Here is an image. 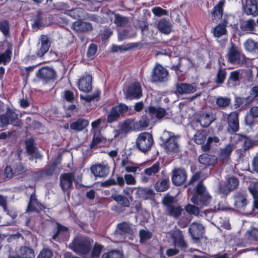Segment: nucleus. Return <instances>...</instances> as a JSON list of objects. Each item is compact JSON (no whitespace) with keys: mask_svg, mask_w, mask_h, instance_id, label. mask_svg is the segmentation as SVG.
Returning <instances> with one entry per match:
<instances>
[{"mask_svg":"<svg viewBox=\"0 0 258 258\" xmlns=\"http://www.w3.org/2000/svg\"><path fill=\"white\" fill-rule=\"evenodd\" d=\"M212 200V196L207 190L203 184L200 183L196 186V192L191 197L190 201L195 205L203 208L208 206Z\"/></svg>","mask_w":258,"mask_h":258,"instance_id":"nucleus-1","label":"nucleus"},{"mask_svg":"<svg viewBox=\"0 0 258 258\" xmlns=\"http://www.w3.org/2000/svg\"><path fill=\"white\" fill-rule=\"evenodd\" d=\"M227 59L230 64L239 67L244 66L247 59L240 48L232 43L227 49Z\"/></svg>","mask_w":258,"mask_h":258,"instance_id":"nucleus-2","label":"nucleus"},{"mask_svg":"<svg viewBox=\"0 0 258 258\" xmlns=\"http://www.w3.org/2000/svg\"><path fill=\"white\" fill-rule=\"evenodd\" d=\"M70 247L76 253L86 254L91 249L90 240L86 237L78 236L74 239Z\"/></svg>","mask_w":258,"mask_h":258,"instance_id":"nucleus-3","label":"nucleus"},{"mask_svg":"<svg viewBox=\"0 0 258 258\" xmlns=\"http://www.w3.org/2000/svg\"><path fill=\"white\" fill-rule=\"evenodd\" d=\"M154 143L153 137L148 132L140 133L136 140V146L140 151L146 153L150 150Z\"/></svg>","mask_w":258,"mask_h":258,"instance_id":"nucleus-4","label":"nucleus"},{"mask_svg":"<svg viewBox=\"0 0 258 258\" xmlns=\"http://www.w3.org/2000/svg\"><path fill=\"white\" fill-rule=\"evenodd\" d=\"M19 115L14 109L7 108L5 113L0 116V126L4 127L9 124L14 126L19 125Z\"/></svg>","mask_w":258,"mask_h":258,"instance_id":"nucleus-5","label":"nucleus"},{"mask_svg":"<svg viewBox=\"0 0 258 258\" xmlns=\"http://www.w3.org/2000/svg\"><path fill=\"white\" fill-rule=\"evenodd\" d=\"M160 169L159 162H156L151 167L145 169L141 173L140 181L143 183L153 182L155 176L159 172Z\"/></svg>","mask_w":258,"mask_h":258,"instance_id":"nucleus-6","label":"nucleus"},{"mask_svg":"<svg viewBox=\"0 0 258 258\" xmlns=\"http://www.w3.org/2000/svg\"><path fill=\"white\" fill-rule=\"evenodd\" d=\"M161 139L165 144V148L168 151L177 152L178 151V138L172 135V133L164 131L161 137Z\"/></svg>","mask_w":258,"mask_h":258,"instance_id":"nucleus-7","label":"nucleus"},{"mask_svg":"<svg viewBox=\"0 0 258 258\" xmlns=\"http://www.w3.org/2000/svg\"><path fill=\"white\" fill-rule=\"evenodd\" d=\"M169 78L167 69L161 64L156 63L153 70L151 79L153 82H165Z\"/></svg>","mask_w":258,"mask_h":258,"instance_id":"nucleus-8","label":"nucleus"},{"mask_svg":"<svg viewBox=\"0 0 258 258\" xmlns=\"http://www.w3.org/2000/svg\"><path fill=\"white\" fill-rule=\"evenodd\" d=\"M12 49V44L8 41L0 45V64H6L11 61Z\"/></svg>","mask_w":258,"mask_h":258,"instance_id":"nucleus-9","label":"nucleus"},{"mask_svg":"<svg viewBox=\"0 0 258 258\" xmlns=\"http://www.w3.org/2000/svg\"><path fill=\"white\" fill-rule=\"evenodd\" d=\"M90 169L95 177H106L110 171L108 164L104 162L92 165Z\"/></svg>","mask_w":258,"mask_h":258,"instance_id":"nucleus-10","label":"nucleus"},{"mask_svg":"<svg viewBox=\"0 0 258 258\" xmlns=\"http://www.w3.org/2000/svg\"><path fill=\"white\" fill-rule=\"evenodd\" d=\"M187 174L185 170L182 168H175L172 171L171 180L173 184L180 186L186 180Z\"/></svg>","mask_w":258,"mask_h":258,"instance_id":"nucleus-11","label":"nucleus"},{"mask_svg":"<svg viewBox=\"0 0 258 258\" xmlns=\"http://www.w3.org/2000/svg\"><path fill=\"white\" fill-rule=\"evenodd\" d=\"M37 75L44 83H47L55 79L56 72L52 68L43 67L38 71Z\"/></svg>","mask_w":258,"mask_h":258,"instance_id":"nucleus-12","label":"nucleus"},{"mask_svg":"<svg viewBox=\"0 0 258 258\" xmlns=\"http://www.w3.org/2000/svg\"><path fill=\"white\" fill-rule=\"evenodd\" d=\"M142 95L141 87L139 83H134L131 84L125 92V96L127 99H139Z\"/></svg>","mask_w":258,"mask_h":258,"instance_id":"nucleus-13","label":"nucleus"},{"mask_svg":"<svg viewBox=\"0 0 258 258\" xmlns=\"http://www.w3.org/2000/svg\"><path fill=\"white\" fill-rule=\"evenodd\" d=\"M197 89V85L196 83H180L176 85V92L181 95L189 94L195 92Z\"/></svg>","mask_w":258,"mask_h":258,"instance_id":"nucleus-14","label":"nucleus"},{"mask_svg":"<svg viewBox=\"0 0 258 258\" xmlns=\"http://www.w3.org/2000/svg\"><path fill=\"white\" fill-rule=\"evenodd\" d=\"M149 112L152 115H155L156 117L159 119L163 118H168L172 115L171 111L169 109L166 110L161 107L156 108L154 106H150L149 108Z\"/></svg>","mask_w":258,"mask_h":258,"instance_id":"nucleus-15","label":"nucleus"},{"mask_svg":"<svg viewBox=\"0 0 258 258\" xmlns=\"http://www.w3.org/2000/svg\"><path fill=\"white\" fill-rule=\"evenodd\" d=\"M188 231L192 239L198 240L204 232V227L199 223L192 222L188 228Z\"/></svg>","mask_w":258,"mask_h":258,"instance_id":"nucleus-16","label":"nucleus"},{"mask_svg":"<svg viewBox=\"0 0 258 258\" xmlns=\"http://www.w3.org/2000/svg\"><path fill=\"white\" fill-rule=\"evenodd\" d=\"M240 30L244 33H254L256 30V23L251 19L242 20L240 22Z\"/></svg>","mask_w":258,"mask_h":258,"instance_id":"nucleus-17","label":"nucleus"},{"mask_svg":"<svg viewBox=\"0 0 258 258\" xmlns=\"http://www.w3.org/2000/svg\"><path fill=\"white\" fill-rule=\"evenodd\" d=\"M69 237L68 228L60 224H57L56 231L53 234L52 239L54 240L60 241L68 239Z\"/></svg>","mask_w":258,"mask_h":258,"instance_id":"nucleus-18","label":"nucleus"},{"mask_svg":"<svg viewBox=\"0 0 258 258\" xmlns=\"http://www.w3.org/2000/svg\"><path fill=\"white\" fill-rule=\"evenodd\" d=\"M75 179L74 173H67L60 176V186L63 190L72 186L73 181Z\"/></svg>","mask_w":258,"mask_h":258,"instance_id":"nucleus-19","label":"nucleus"},{"mask_svg":"<svg viewBox=\"0 0 258 258\" xmlns=\"http://www.w3.org/2000/svg\"><path fill=\"white\" fill-rule=\"evenodd\" d=\"M78 88L81 91L88 92L92 89V77L90 75H86L81 78L78 83Z\"/></svg>","mask_w":258,"mask_h":258,"instance_id":"nucleus-20","label":"nucleus"},{"mask_svg":"<svg viewBox=\"0 0 258 258\" xmlns=\"http://www.w3.org/2000/svg\"><path fill=\"white\" fill-rule=\"evenodd\" d=\"M228 126L233 132H237L239 130L238 113L237 111L231 112L227 117Z\"/></svg>","mask_w":258,"mask_h":258,"instance_id":"nucleus-21","label":"nucleus"},{"mask_svg":"<svg viewBox=\"0 0 258 258\" xmlns=\"http://www.w3.org/2000/svg\"><path fill=\"white\" fill-rule=\"evenodd\" d=\"M40 42L38 44V50L37 51V54L38 56H42L46 52L48 51L50 43L48 38L47 36L42 35L40 39Z\"/></svg>","mask_w":258,"mask_h":258,"instance_id":"nucleus-22","label":"nucleus"},{"mask_svg":"<svg viewBox=\"0 0 258 258\" xmlns=\"http://www.w3.org/2000/svg\"><path fill=\"white\" fill-rule=\"evenodd\" d=\"M249 191L252 195L253 200V206L251 214L258 217V185L254 184L249 187Z\"/></svg>","mask_w":258,"mask_h":258,"instance_id":"nucleus-23","label":"nucleus"},{"mask_svg":"<svg viewBox=\"0 0 258 258\" xmlns=\"http://www.w3.org/2000/svg\"><path fill=\"white\" fill-rule=\"evenodd\" d=\"M244 12L247 15L256 16L258 15L257 0H246Z\"/></svg>","mask_w":258,"mask_h":258,"instance_id":"nucleus-24","label":"nucleus"},{"mask_svg":"<svg viewBox=\"0 0 258 258\" xmlns=\"http://www.w3.org/2000/svg\"><path fill=\"white\" fill-rule=\"evenodd\" d=\"M137 197L142 200L151 199L153 197L154 191L147 187H137L135 192Z\"/></svg>","mask_w":258,"mask_h":258,"instance_id":"nucleus-25","label":"nucleus"},{"mask_svg":"<svg viewBox=\"0 0 258 258\" xmlns=\"http://www.w3.org/2000/svg\"><path fill=\"white\" fill-rule=\"evenodd\" d=\"M118 185L123 186L125 184L134 185L137 184L136 177L131 174H125L123 176H117Z\"/></svg>","mask_w":258,"mask_h":258,"instance_id":"nucleus-26","label":"nucleus"},{"mask_svg":"<svg viewBox=\"0 0 258 258\" xmlns=\"http://www.w3.org/2000/svg\"><path fill=\"white\" fill-rule=\"evenodd\" d=\"M73 29L76 32H86L92 30V27L90 23L77 21L72 26Z\"/></svg>","mask_w":258,"mask_h":258,"instance_id":"nucleus-27","label":"nucleus"},{"mask_svg":"<svg viewBox=\"0 0 258 258\" xmlns=\"http://www.w3.org/2000/svg\"><path fill=\"white\" fill-rule=\"evenodd\" d=\"M201 164L206 166H214L217 161V158L214 156L209 155L207 154H203L199 158Z\"/></svg>","mask_w":258,"mask_h":258,"instance_id":"nucleus-28","label":"nucleus"},{"mask_svg":"<svg viewBox=\"0 0 258 258\" xmlns=\"http://www.w3.org/2000/svg\"><path fill=\"white\" fill-rule=\"evenodd\" d=\"M247 204V200L244 191L236 193L234 197V205L237 209H242Z\"/></svg>","mask_w":258,"mask_h":258,"instance_id":"nucleus-29","label":"nucleus"},{"mask_svg":"<svg viewBox=\"0 0 258 258\" xmlns=\"http://www.w3.org/2000/svg\"><path fill=\"white\" fill-rule=\"evenodd\" d=\"M133 122L131 120H127L122 123L119 128L114 131V137H118L120 134H125L128 133L132 128Z\"/></svg>","mask_w":258,"mask_h":258,"instance_id":"nucleus-30","label":"nucleus"},{"mask_svg":"<svg viewBox=\"0 0 258 258\" xmlns=\"http://www.w3.org/2000/svg\"><path fill=\"white\" fill-rule=\"evenodd\" d=\"M111 16L110 19L113 20L114 23L116 26L122 27L125 26L128 23V19L127 18L122 16L119 14H115L114 12H109Z\"/></svg>","mask_w":258,"mask_h":258,"instance_id":"nucleus-31","label":"nucleus"},{"mask_svg":"<svg viewBox=\"0 0 258 258\" xmlns=\"http://www.w3.org/2000/svg\"><path fill=\"white\" fill-rule=\"evenodd\" d=\"M213 119L210 114L208 113L201 114L200 117L197 120V123L200 124V126L203 127L208 126L212 122Z\"/></svg>","mask_w":258,"mask_h":258,"instance_id":"nucleus-32","label":"nucleus"},{"mask_svg":"<svg viewBox=\"0 0 258 258\" xmlns=\"http://www.w3.org/2000/svg\"><path fill=\"white\" fill-rule=\"evenodd\" d=\"M157 27L161 32L165 34H169L171 30L170 22L165 19H162L158 22Z\"/></svg>","mask_w":258,"mask_h":258,"instance_id":"nucleus-33","label":"nucleus"},{"mask_svg":"<svg viewBox=\"0 0 258 258\" xmlns=\"http://www.w3.org/2000/svg\"><path fill=\"white\" fill-rule=\"evenodd\" d=\"M223 2L220 1L218 4L214 7L213 11L211 13L213 21L217 22L222 18L223 15Z\"/></svg>","mask_w":258,"mask_h":258,"instance_id":"nucleus-34","label":"nucleus"},{"mask_svg":"<svg viewBox=\"0 0 258 258\" xmlns=\"http://www.w3.org/2000/svg\"><path fill=\"white\" fill-rule=\"evenodd\" d=\"M89 124V121L85 119H79L76 121L70 124V128L76 131H80L85 128Z\"/></svg>","mask_w":258,"mask_h":258,"instance_id":"nucleus-35","label":"nucleus"},{"mask_svg":"<svg viewBox=\"0 0 258 258\" xmlns=\"http://www.w3.org/2000/svg\"><path fill=\"white\" fill-rule=\"evenodd\" d=\"M166 211L168 215L174 218H178L181 215L183 210L180 206L174 205L169 207Z\"/></svg>","mask_w":258,"mask_h":258,"instance_id":"nucleus-36","label":"nucleus"},{"mask_svg":"<svg viewBox=\"0 0 258 258\" xmlns=\"http://www.w3.org/2000/svg\"><path fill=\"white\" fill-rule=\"evenodd\" d=\"M242 76L241 74V70H238L231 72L230 73L228 82L229 83L232 84L233 85L235 86L239 84V81L241 79Z\"/></svg>","mask_w":258,"mask_h":258,"instance_id":"nucleus-37","label":"nucleus"},{"mask_svg":"<svg viewBox=\"0 0 258 258\" xmlns=\"http://www.w3.org/2000/svg\"><path fill=\"white\" fill-rule=\"evenodd\" d=\"M239 184L238 180L235 177H231L228 180L227 187L225 189L223 190L220 187V190L222 192L227 194L230 190L235 189Z\"/></svg>","mask_w":258,"mask_h":258,"instance_id":"nucleus-38","label":"nucleus"},{"mask_svg":"<svg viewBox=\"0 0 258 258\" xmlns=\"http://www.w3.org/2000/svg\"><path fill=\"white\" fill-rule=\"evenodd\" d=\"M20 258H34L35 254L32 249L27 246L22 247L20 249Z\"/></svg>","mask_w":258,"mask_h":258,"instance_id":"nucleus-39","label":"nucleus"},{"mask_svg":"<svg viewBox=\"0 0 258 258\" xmlns=\"http://www.w3.org/2000/svg\"><path fill=\"white\" fill-rule=\"evenodd\" d=\"M169 186V180L164 178L158 181L155 184V189L158 191H164L167 190Z\"/></svg>","mask_w":258,"mask_h":258,"instance_id":"nucleus-40","label":"nucleus"},{"mask_svg":"<svg viewBox=\"0 0 258 258\" xmlns=\"http://www.w3.org/2000/svg\"><path fill=\"white\" fill-rule=\"evenodd\" d=\"M112 198L119 204L124 207H129L130 205V202L129 200L127 198L121 195H112Z\"/></svg>","mask_w":258,"mask_h":258,"instance_id":"nucleus-41","label":"nucleus"},{"mask_svg":"<svg viewBox=\"0 0 258 258\" xmlns=\"http://www.w3.org/2000/svg\"><path fill=\"white\" fill-rule=\"evenodd\" d=\"M244 47L249 52L255 51L258 48L257 42L251 39H248L244 42Z\"/></svg>","mask_w":258,"mask_h":258,"instance_id":"nucleus-42","label":"nucleus"},{"mask_svg":"<svg viewBox=\"0 0 258 258\" xmlns=\"http://www.w3.org/2000/svg\"><path fill=\"white\" fill-rule=\"evenodd\" d=\"M233 150V146L231 144L227 145L225 148L221 150L219 158L220 159L224 160L227 158L231 154Z\"/></svg>","mask_w":258,"mask_h":258,"instance_id":"nucleus-43","label":"nucleus"},{"mask_svg":"<svg viewBox=\"0 0 258 258\" xmlns=\"http://www.w3.org/2000/svg\"><path fill=\"white\" fill-rule=\"evenodd\" d=\"M227 32L226 26L223 24H219L213 29V33L215 37L219 38L225 35Z\"/></svg>","mask_w":258,"mask_h":258,"instance_id":"nucleus-44","label":"nucleus"},{"mask_svg":"<svg viewBox=\"0 0 258 258\" xmlns=\"http://www.w3.org/2000/svg\"><path fill=\"white\" fill-rule=\"evenodd\" d=\"M206 133L203 131H199L194 136V142L197 144H202L206 140Z\"/></svg>","mask_w":258,"mask_h":258,"instance_id":"nucleus-45","label":"nucleus"},{"mask_svg":"<svg viewBox=\"0 0 258 258\" xmlns=\"http://www.w3.org/2000/svg\"><path fill=\"white\" fill-rule=\"evenodd\" d=\"M184 209L189 215L197 216L200 213V209L195 205L189 204L185 206Z\"/></svg>","mask_w":258,"mask_h":258,"instance_id":"nucleus-46","label":"nucleus"},{"mask_svg":"<svg viewBox=\"0 0 258 258\" xmlns=\"http://www.w3.org/2000/svg\"><path fill=\"white\" fill-rule=\"evenodd\" d=\"M121 165L124 168L125 171L128 173H135L139 168L138 166H134L128 164L125 160H122Z\"/></svg>","mask_w":258,"mask_h":258,"instance_id":"nucleus-47","label":"nucleus"},{"mask_svg":"<svg viewBox=\"0 0 258 258\" xmlns=\"http://www.w3.org/2000/svg\"><path fill=\"white\" fill-rule=\"evenodd\" d=\"M64 13L73 18L76 19L82 16V10L80 8H75L70 10H66Z\"/></svg>","mask_w":258,"mask_h":258,"instance_id":"nucleus-48","label":"nucleus"},{"mask_svg":"<svg viewBox=\"0 0 258 258\" xmlns=\"http://www.w3.org/2000/svg\"><path fill=\"white\" fill-rule=\"evenodd\" d=\"M119 115L120 114L118 111L114 107H113L110 113L108 115L107 122L109 123H111L117 120Z\"/></svg>","mask_w":258,"mask_h":258,"instance_id":"nucleus-49","label":"nucleus"},{"mask_svg":"<svg viewBox=\"0 0 258 258\" xmlns=\"http://www.w3.org/2000/svg\"><path fill=\"white\" fill-rule=\"evenodd\" d=\"M219 142V139L217 137H209L207 142L202 146V149L204 151H207L210 150L211 144L213 143H218Z\"/></svg>","mask_w":258,"mask_h":258,"instance_id":"nucleus-50","label":"nucleus"},{"mask_svg":"<svg viewBox=\"0 0 258 258\" xmlns=\"http://www.w3.org/2000/svg\"><path fill=\"white\" fill-rule=\"evenodd\" d=\"M136 35V34L134 32H130L129 31L124 30L118 33V39L119 41H121L125 39L134 37Z\"/></svg>","mask_w":258,"mask_h":258,"instance_id":"nucleus-51","label":"nucleus"},{"mask_svg":"<svg viewBox=\"0 0 258 258\" xmlns=\"http://www.w3.org/2000/svg\"><path fill=\"white\" fill-rule=\"evenodd\" d=\"M137 45L135 43H131L127 45V46L126 47L123 45H113L112 46V51L113 52H117V51H126L130 48L136 47Z\"/></svg>","mask_w":258,"mask_h":258,"instance_id":"nucleus-52","label":"nucleus"},{"mask_svg":"<svg viewBox=\"0 0 258 258\" xmlns=\"http://www.w3.org/2000/svg\"><path fill=\"white\" fill-rule=\"evenodd\" d=\"M226 76V71L223 69H220L216 75V83L219 84H223L225 79Z\"/></svg>","mask_w":258,"mask_h":258,"instance_id":"nucleus-53","label":"nucleus"},{"mask_svg":"<svg viewBox=\"0 0 258 258\" xmlns=\"http://www.w3.org/2000/svg\"><path fill=\"white\" fill-rule=\"evenodd\" d=\"M118 229L119 231L117 232V233L119 232L120 234L130 233L131 231L130 225L125 222L118 224Z\"/></svg>","mask_w":258,"mask_h":258,"instance_id":"nucleus-54","label":"nucleus"},{"mask_svg":"<svg viewBox=\"0 0 258 258\" xmlns=\"http://www.w3.org/2000/svg\"><path fill=\"white\" fill-rule=\"evenodd\" d=\"M102 258H122V254L119 251L114 250L104 253Z\"/></svg>","mask_w":258,"mask_h":258,"instance_id":"nucleus-55","label":"nucleus"},{"mask_svg":"<svg viewBox=\"0 0 258 258\" xmlns=\"http://www.w3.org/2000/svg\"><path fill=\"white\" fill-rule=\"evenodd\" d=\"M151 236V233L149 231L142 229L140 231V241L142 243H144L147 239H150Z\"/></svg>","mask_w":258,"mask_h":258,"instance_id":"nucleus-56","label":"nucleus"},{"mask_svg":"<svg viewBox=\"0 0 258 258\" xmlns=\"http://www.w3.org/2000/svg\"><path fill=\"white\" fill-rule=\"evenodd\" d=\"M230 102V100L226 97H218L216 100L217 104L221 107H225L228 106Z\"/></svg>","mask_w":258,"mask_h":258,"instance_id":"nucleus-57","label":"nucleus"},{"mask_svg":"<svg viewBox=\"0 0 258 258\" xmlns=\"http://www.w3.org/2000/svg\"><path fill=\"white\" fill-rule=\"evenodd\" d=\"M175 202V198L173 197L166 195L163 199V204L166 207V209L169 207L174 205L173 203Z\"/></svg>","mask_w":258,"mask_h":258,"instance_id":"nucleus-58","label":"nucleus"},{"mask_svg":"<svg viewBox=\"0 0 258 258\" xmlns=\"http://www.w3.org/2000/svg\"><path fill=\"white\" fill-rule=\"evenodd\" d=\"M9 24L7 21L0 22V30L5 35H7L9 33Z\"/></svg>","mask_w":258,"mask_h":258,"instance_id":"nucleus-59","label":"nucleus"},{"mask_svg":"<svg viewBox=\"0 0 258 258\" xmlns=\"http://www.w3.org/2000/svg\"><path fill=\"white\" fill-rule=\"evenodd\" d=\"M97 47L95 44H92L90 45L87 51V56L89 58L93 59L97 51Z\"/></svg>","mask_w":258,"mask_h":258,"instance_id":"nucleus-60","label":"nucleus"},{"mask_svg":"<svg viewBox=\"0 0 258 258\" xmlns=\"http://www.w3.org/2000/svg\"><path fill=\"white\" fill-rule=\"evenodd\" d=\"M52 253L51 251L48 249H43L40 252L37 258H51Z\"/></svg>","mask_w":258,"mask_h":258,"instance_id":"nucleus-61","label":"nucleus"},{"mask_svg":"<svg viewBox=\"0 0 258 258\" xmlns=\"http://www.w3.org/2000/svg\"><path fill=\"white\" fill-rule=\"evenodd\" d=\"M102 249V247L101 245L96 244L92 252V258H98L101 252Z\"/></svg>","mask_w":258,"mask_h":258,"instance_id":"nucleus-62","label":"nucleus"},{"mask_svg":"<svg viewBox=\"0 0 258 258\" xmlns=\"http://www.w3.org/2000/svg\"><path fill=\"white\" fill-rule=\"evenodd\" d=\"M63 98L68 102H72L74 99V93L73 92L67 90L64 91L63 93Z\"/></svg>","mask_w":258,"mask_h":258,"instance_id":"nucleus-63","label":"nucleus"},{"mask_svg":"<svg viewBox=\"0 0 258 258\" xmlns=\"http://www.w3.org/2000/svg\"><path fill=\"white\" fill-rule=\"evenodd\" d=\"M174 243L175 245L184 247L186 246L185 242H184L181 233L178 234L177 237H174Z\"/></svg>","mask_w":258,"mask_h":258,"instance_id":"nucleus-64","label":"nucleus"}]
</instances>
